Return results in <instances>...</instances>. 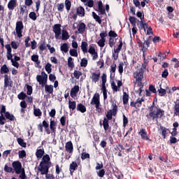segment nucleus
<instances>
[{
	"mask_svg": "<svg viewBox=\"0 0 179 179\" xmlns=\"http://www.w3.org/2000/svg\"><path fill=\"white\" fill-rule=\"evenodd\" d=\"M108 120L107 118L104 117L103 120V127L104 131H108V128H110V124L108 123Z\"/></svg>",
	"mask_w": 179,
	"mask_h": 179,
	"instance_id": "c85d7f7f",
	"label": "nucleus"
},
{
	"mask_svg": "<svg viewBox=\"0 0 179 179\" xmlns=\"http://www.w3.org/2000/svg\"><path fill=\"white\" fill-rule=\"evenodd\" d=\"M60 50L62 51V52H64L65 54H66V52L69 51V45H68V43H64L62 44L60 46Z\"/></svg>",
	"mask_w": 179,
	"mask_h": 179,
	"instance_id": "bb28decb",
	"label": "nucleus"
},
{
	"mask_svg": "<svg viewBox=\"0 0 179 179\" xmlns=\"http://www.w3.org/2000/svg\"><path fill=\"white\" fill-rule=\"evenodd\" d=\"M79 164H80V158L79 157L76 159V162H72L70 164L69 171L71 176L75 170L78 169Z\"/></svg>",
	"mask_w": 179,
	"mask_h": 179,
	"instance_id": "9d476101",
	"label": "nucleus"
},
{
	"mask_svg": "<svg viewBox=\"0 0 179 179\" xmlns=\"http://www.w3.org/2000/svg\"><path fill=\"white\" fill-rule=\"evenodd\" d=\"M76 110L83 114L84 113H86V106L83 105V103H78L77 104Z\"/></svg>",
	"mask_w": 179,
	"mask_h": 179,
	"instance_id": "a878e982",
	"label": "nucleus"
},
{
	"mask_svg": "<svg viewBox=\"0 0 179 179\" xmlns=\"http://www.w3.org/2000/svg\"><path fill=\"white\" fill-rule=\"evenodd\" d=\"M8 8L10 10H13L16 8V0H10L8 3Z\"/></svg>",
	"mask_w": 179,
	"mask_h": 179,
	"instance_id": "cd10ccee",
	"label": "nucleus"
},
{
	"mask_svg": "<svg viewBox=\"0 0 179 179\" xmlns=\"http://www.w3.org/2000/svg\"><path fill=\"white\" fill-rule=\"evenodd\" d=\"M73 76H74V78H76V79H79V78L82 76V71L75 70L73 73Z\"/></svg>",
	"mask_w": 179,
	"mask_h": 179,
	"instance_id": "052dcab7",
	"label": "nucleus"
},
{
	"mask_svg": "<svg viewBox=\"0 0 179 179\" xmlns=\"http://www.w3.org/2000/svg\"><path fill=\"white\" fill-rule=\"evenodd\" d=\"M88 52L91 54V55H93L92 59L93 61H96L97 58H99V55L97 54V52H96V49L94 46L90 45V48L88 50Z\"/></svg>",
	"mask_w": 179,
	"mask_h": 179,
	"instance_id": "4468645a",
	"label": "nucleus"
},
{
	"mask_svg": "<svg viewBox=\"0 0 179 179\" xmlns=\"http://www.w3.org/2000/svg\"><path fill=\"white\" fill-rule=\"evenodd\" d=\"M108 36L110 38H115L117 37H118V34H117V33H115L114 31L110 30L108 32Z\"/></svg>",
	"mask_w": 179,
	"mask_h": 179,
	"instance_id": "5fc2aeb1",
	"label": "nucleus"
},
{
	"mask_svg": "<svg viewBox=\"0 0 179 179\" xmlns=\"http://www.w3.org/2000/svg\"><path fill=\"white\" fill-rule=\"evenodd\" d=\"M101 75V73H100V72L92 73V74H91L92 82H94V83L99 82L100 80Z\"/></svg>",
	"mask_w": 179,
	"mask_h": 179,
	"instance_id": "f3484780",
	"label": "nucleus"
},
{
	"mask_svg": "<svg viewBox=\"0 0 179 179\" xmlns=\"http://www.w3.org/2000/svg\"><path fill=\"white\" fill-rule=\"evenodd\" d=\"M122 38H120L119 39V45L117 48L116 49H114V52H113L114 61H117V59H118V54H120V52L121 51V50H122Z\"/></svg>",
	"mask_w": 179,
	"mask_h": 179,
	"instance_id": "6e6552de",
	"label": "nucleus"
},
{
	"mask_svg": "<svg viewBox=\"0 0 179 179\" xmlns=\"http://www.w3.org/2000/svg\"><path fill=\"white\" fill-rule=\"evenodd\" d=\"M31 61H33V62H36V64H37V65H40V61H38V55H33L31 57Z\"/></svg>",
	"mask_w": 179,
	"mask_h": 179,
	"instance_id": "58836bf2",
	"label": "nucleus"
},
{
	"mask_svg": "<svg viewBox=\"0 0 179 179\" xmlns=\"http://www.w3.org/2000/svg\"><path fill=\"white\" fill-rule=\"evenodd\" d=\"M8 72H9V68H8L6 64L3 65L1 68L0 73L3 74V73H8Z\"/></svg>",
	"mask_w": 179,
	"mask_h": 179,
	"instance_id": "473e14b6",
	"label": "nucleus"
},
{
	"mask_svg": "<svg viewBox=\"0 0 179 179\" xmlns=\"http://www.w3.org/2000/svg\"><path fill=\"white\" fill-rule=\"evenodd\" d=\"M64 5L66 6V9L67 12H69L71 10V7L72 6V3L69 0H65Z\"/></svg>",
	"mask_w": 179,
	"mask_h": 179,
	"instance_id": "c9c22d12",
	"label": "nucleus"
},
{
	"mask_svg": "<svg viewBox=\"0 0 179 179\" xmlns=\"http://www.w3.org/2000/svg\"><path fill=\"white\" fill-rule=\"evenodd\" d=\"M174 115H179V102L176 103L173 108Z\"/></svg>",
	"mask_w": 179,
	"mask_h": 179,
	"instance_id": "49530a36",
	"label": "nucleus"
},
{
	"mask_svg": "<svg viewBox=\"0 0 179 179\" xmlns=\"http://www.w3.org/2000/svg\"><path fill=\"white\" fill-rule=\"evenodd\" d=\"M12 80L10 79V77L8 75L4 76V89H8V90H10L12 89Z\"/></svg>",
	"mask_w": 179,
	"mask_h": 179,
	"instance_id": "9b49d317",
	"label": "nucleus"
},
{
	"mask_svg": "<svg viewBox=\"0 0 179 179\" xmlns=\"http://www.w3.org/2000/svg\"><path fill=\"white\" fill-rule=\"evenodd\" d=\"M43 127L45 128V132H46L47 135L52 134V132H51V130L50 129V124L47 121L43 120L42 124H38V130L39 131V132L43 133Z\"/></svg>",
	"mask_w": 179,
	"mask_h": 179,
	"instance_id": "0eeeda50",
	"label": "nucleus"
},
{
	"mask_svg": "<svg viewBox=\"0 0 179 179\" xmlns=\"http://www.w3.org/2000/svg\"><path fill=\"white\" fill-rule=\"evenodd\" d=\"M122 100L124 106L128 104V101H129V95H128L127 92H123Z\"/></svg>",
	"mask_w": 179,
	"mask_h": 179,
	"instance_id": "c756f323",
	"label": "nucleus"
},
{
	"mask_svg": "<svg viewBox=\"0 0 179 179\" xmlns=\"http://www.w3.org/2000/svg\"><path fill=\"white\" fill-rule=\"evenodd\" d=\"M65 149L69 153H73V144L72 143V141H70L66 143Z\"/></svg>",
	"mask_w": 179,
	"mask_h": 179,
	"instance_id": "a211bd4d",
	"label": "nucleus"
},
{
	"mask_svg": "<svg viewBox=\"0 0 179 179\" xmlns=\"http://www.w3.org/2000/svg\"><path fill=\"white\" fill-rule=\"evenodd\" d=\"M22 29H23V22L22 21H18L16 23L15 31L17 37H22Z\"/></svg>",
	"mask_w": 179,
	"mask_h": 179,
	"instance_id": "f8f14e48",
	"label": "nucleus"
},
{
	"mask_svg": "<svg viewBox=\"0 0 179 179\" xmlns=\"http://www.w3.org/2000/svg\"><path fill=\"white\" fill-rule=\"evenodd\" d=\"M5 48L7 50V59L8 60L12 61V59H13L12 58L13 55H12V48L10 47V45L7 44L5 45Z\"/></svg>",
	"mask_w": 179,
	"mask_h": 179,
	"instance_id": "aec40b11",
	"label": "nucleus"
},
{
	"mask_svg": "<svg viewBox=\"0 0 179 179\" xmlns=\"http://www.w3.org/2000/svg\"><path fill=\"white\" fill-rule=\"evenodd\" d=\"M143 101H145V99H143V97L137 99L136 101V104L137 107L138 108L141 107L142 103H143Z\"/></svg>",
	"mask_w": 179,
	"mask_h": 179,
	"instance_id": "c03bdc74",
	"label": "nucleus"
},
{
	"mask_svg": "<svg viewBox=\"0 0 179 179\" xmlns=\"http://www.w3.org/2000/svg\"><path fill=\"white\" fill-rule=\"evenodd\" d=\"M69 38V34H68V31L63 30L62 40H68Z\"/></svg>",
	"mask_w": 179,
	"mask_h": 179,
	"instance_id": "4c0bfd02",
	"label": "nucleus"
},
{
	"mask_svg": "<svg viewBox=\"0 0 179 179\" xmlns=\"http://www.w3.org/2000/svg\"><path fill=\"white\" fill-rule=\"evenodd\" d=\"M45 91L49 94L54 93V86L52 85H45Z\"/></svg>",
	"mask_w": 179,
	"mask_h": 179,
	"instance_id": "393cba45",
	"label": "nucleus"
},
{
	"mask_svg": "<svg viewBox=\"0 0 179 179\" xmlns=\"http://www.w3.org/2000/svg\"><path fill=\"white\" fill-rule=\"evenodd\" d=\"M50 129L52 134L55 135L57 132V122H55V120H52V118H50Z\"/></svg>",
	"mask_w": 179,
	"mask_h": 179,
	"instance_id": "2eb2a0df",
	"label": "nucleus"
},
{
	"mask_svg": "<svg viewBox=\"0 0 179 179\" xmlns=\"http://www.w3.org/2000/svg\"><path fill=\"white\" fill-rule=\"evenodd\" d=\"M34 114L35 117H41L43 113L41 112V110H40V108H36L34 110Z\"/></svg>",
	"mask_w": 179,
	"mask_h": 179,
	"instance_id": "09e8293b",
	"label": "nucleus"
},
{
	"mask_svg": "<svg viewBox=\"0 0 179 179\" xmlns=\"http://www.w3.org/2000/svg\"><path fill=\"white\" fill-rule=\"evenodd\" d=\"M80 66L83 68H86V66H87V59L86 58H83L81 59Z\"/></svg>",
	"mask_w": 179,
	"mask_h": 179,
	"instance_id": "4d7b16f0",
	"label": "nucleus"
},
{
	"mask_svg": "<svg viewBox=\"0 0 179 179\" xmlns=\"http://www.w3.org/2000/svg\"><path fill=\"white\" fill-rule=\"evenodd\" d=\"M13 169L16 174H20V178L23 179V172H22V163L19 161H14L12 163Z\"/></svg>",
	"mask_w": 179,
	"mask_h": 179,
	"instance_id": "423d86ee",
	"label": "nucleus"
},
{
	"mask_svg": "<svg viewBox=\"0 0 179 179\" xmlns=\"http://www.w3.org/2000/svg\"><path fill=\"white\" fill-rule=\"evenodd\" d=\"M148 90L150 92H151V93H154V94L157 93V91L156 90V87L153 85H150Z\"/></svg>",
	"mask_w": 179,
	"mask_h": 179,
	"instance_id": "69168bd1",
	"label": "nucleus"
},
{
	"mask_svg": "<svg viewBox=\"0 0 179 179\" xmlns=\"http://www.w3.org/2000/svg\"><path fill=\"white\" fill-rule=\"evenodd\" d=\"M138 134L143 141H150V142H152V139H150L149 138V136H148V132H146V129H141Z\"/></svg>",
	"mask_w": 179,
	"mask_h": 179,
	"instance_id": "ddd939ff",
	"label": "nucleus"
},
{
	"mask_svg": "<svg viewBox=\"0 0 179 179\" xmlns=\"http://www.w3.org/2000/svg\"><path fill=\"white\" fill-rule=\"evenodd\" d=\"M92 16L94 19L99 23V24H101V19L100 18V16H99L96 13L92 12Z\"/></svg>",
	"mask_w": 179,
	"mask_h": 179,
	"instance_id": "ea45409f",
	"label": "nucleus"
},
{
	"mask_svg": "<svg viewBox=\"0 0 179 179\" xmlns=\"http://www.w3.org/2000/svg\"><path fill=\"white\" fill-rule=\"evenodd\" d=\"M96 174H97L98 177L103 178V177H104V176H106V170L99 169V171H96Z\"/></svg>",
	"mask_w": 179,
	"mask_h": 179,
	"instance_id": "a18cd8bd",
	"label": "nucleus"
},
{
	"mask_svg": "<svg viewBox=\"0 0 179 179\" xmlns=\"http://www.w3.org/2000/svg\"><path fill=\"white\" fill-rule=\"evenodd\" d=\"M129 20L132 26H136L137 19L135 17L130 16Z\"/></svg>",
	"mask_w": 179,
	"mask_h": 179,
	"instance_id": "603ef678",
	"label": "nucleus"
},
{
	"mask_svg": "<svg viewBox=\"0 0 179 179\" xmlns=\"http://www.w3.org/2000/svg\"><path fill=\"white\" fill-rule=\"evenodd\" d=\"M51 66H52V65H51V64L50 63H47L45 66V69L46 71V72H48V73H51V72H52V69H51Z\"/></svg>",
	"mask_w": 179,
	"mask_h": 179,
	"instance_id": "3c124183",
	"label": "nucleus"
},
{
	"mask_svg": "<svg viewBox=\"0 0 179 179\" xmlns=\"http://www.w3.org/2000/svg\"><path fill=\"white\" fill-rule=\"evenodd\" d=\"M158 92L161 97H163L165 94H167V90L162 88V87H160V89L158 90Z\"/></svg>",
	"mask_w": 179,
	"mask_h": 179,
	"instance_id": "8fccbe9b",
	"label": "nucleus"
},
{
	"mask_svg": "<svg viewBox=\"0 0 179 179\" xmlns=\"http://www.w3.org/2000/svg\"><path fill=\"white\" fill-rule=\"evenodd\" d=\"M68 66L69 68H71V69H73V68L75 67L73 59L71 57H69L68 59Z\"/></svg>",
	"mask_w": 179,
	"mask_h": 179,
	"instance_id": "e433bc0d",
	"label": "nucleus"
},
{
	"mask_svg": "<svg viewBox=\"0 0 179 179\" xmlns=\"http://www.w3.org/2000/svg\"><path fill=\"white\" fill-rule=\"evenodd\" d=\"M51 158L48 154L43 156L41 162L38 167V171H40L42 176H45L46 179H55V176L51 173H48L50 168L51 167Z\"/></svg>",
	"mask_w": 179,
	"mask_h": 179,
	"instance_id": "f257e3e1",
	"label": "nucleus"
},
{
	"mask_svg": "<svg viewBox=\"0 0 179 179\" xmlns=\"http://www.w3.org/2000/svg\"><path fill=\"white\" fill-rule=\"evenodd\" d=\"M45 48H47V46L45 45V41L43 42V43H41L39 46L40 51H45Z\"/></svg>",
	"mask_w": 179,
	"mask_h": 179,
	"instance_id": "774afa93",
	"label": "nucleus"
},
{
	"mask_svg": "<svg viewBox=\"0 0 179 179\" xmlns=\"http://www.w3.org/2000/svg\"><path fill=\"white\" fill-rule=\"evenodd\" d=\"M4 171L6 173H12L13 171V169L12 167L8 166L7 164L4 166Z\"/></svg>",
	"mask_w": 179,
	"mask_h": 179,
	"instance_id": "338daca9",
	"label": "nucleus"
},
{
	"mask_svg": "<svg viewBox=\"0 0 179 179\" xmlns=\"http://www.w3.org/2000/svg\"><path fill=\"white\" fill-rule=\"evenodd\" d=\"M76 101H69V108L73 111L76 108Z\"/></svg>",
	"mask_w": 179,
	"mask_h": 179,
	"instance_id": "2f4dec72",
	"label": "nucleus"
},
{
	"mask_svg": "<svg viewBox=\"0 0 179 179\" xmlns=\"http://www.w3.org/2000/svg\"><path fill=\"white\" fill-rule=\"evenodd\" d=\"M48 80V76L44 71L41 72V75L36 76V80L39 83V85H41L42 87H44V86L47 85Z\"/></svg>",
	"mask_w": 179,
	"mask_h": 179,
	"instance_id": "39448f33",
	"label": "nucleus"
},
{
	"mask_svg": "<svg viewBox=\"0 0 179 179\" xmlns=\"http://www.w3.org/2000/svg\"><path fill=\"white\" fill-rule=\"evenodd\" d=\"M98 11L101 15H107V13H106V8L103 6V2H101V1L98 2Z\"/></svg>",
	"mask_w": 179,
	"mask_h": 179,
	"instance_id": "4be33fe9",
	"label": "nucleus"
},
{
	"mask_svg": "<svg viewBox=\"0 0 179 179\" xmlns=\"http://www.w3.org/2000/svg\"><path fill=\"white\" fill-rule=\"evenodd\" d=\"M152 42V36H149L145 41H144V44H145V45H147V47H145V48H149V47H150V43Z\"/></svg>",
	"mask_w": 179,
	"mask_h": 179,
	"instance_id": "6e6d98bb",
	"label": "nucleus"
},
{
	"mask_svg": "<svg viewBox=\"0 0 179 179\" xmlns=\"http://www.w3.org/2000/svg\"><path fill=\"white\" fill-rule=\"evenodd\" d=\"M110 85L113 92H120V88L118 87V86L115 85V82L112 81V83H110Z\"/></svg>",
	"mask_w": 179,
	"mask_h": 179,
	"instance_id": "864d4df0",
	"label": "nucleus"
},
{
	"mask_svg": "<svg viewBox=\"0 0 179 179\" xmlns=\"http://www.w3.org/2000/svg\"><path fill=\"white\" fill-rule=\"evenodd\" d=\"M57 10L59 12H64V9L65 8V5L64 4V3H57Z\"/></svg>",
	"mask_w": 179,
	"mask_h": 179,
	"instance_id": "de8ad7c7",
	"label": "nucleus"
},
{
	"mask_svg": "<svg viewBox=\"0 0 179 179\" xmlns=\"http://www.w3.org/2000/svg\"><path fill=\"white\" fill-rule=\"evenodd\" d=\"M144 73L145 71H143V69L141 68L133 74L134 78L136 79V80L134 81V85H137V86L140 87L137 91H136V93H138L140 96H143L142 94V92H143V84L142 83V80H143Z\"/></svg>",
	"mask_w": 179,
	"mask_h": 179,
	"instance_id": "7ed1b4c3",
	"label": "nucleus"
},
{
	"mask_svg": "<svg viewBox=\"0 0 179 179\" xmlns=\"http://www.w3.org/2000/svg\"><path fill=\"white\" fill-rule=\"evenodd\" d=\"M85 159H90V154L87 152H82L81 153V159L85 160Z\"/></svg>",
	"mask_w": 179,
	"mask_h": 179,
	"instance_id": "bf43d9fd",
	"label": "nucleus"
},
{
	"mask_svg": "<svg viewBox=\"0 0 179 179\" xmlns=\"http://www.w3.org/2000/svg\"><path fill=\"white\" fill-rule=\"evenodd\" d=\"M44 153H45V152L44 151V148H38L36 151L35 155L37 159H43L45 156Z\"/></svg>",
	"mask_w": 179,
	"mask_h": 179,
	"instance_id": "6ab92c4d",
	"label": "nucleus"
},
{
	"mask_svg": "<svg viewBox=\"0 0 179 179\" xmlns=\"http://www.w3.org/2000/svg\"><path fill=\"white\" fill-rule=\"evenodd\" d=\"M52 31L55 33L56 40L61 39V24H56L52 27Z\"/></svg>",
	"mask_w": 179,
	"mask_h": 179,
	"instance_id": "1a4fd4ad",
	"label": "nucleus"
},
{
	"mask_svg": "<svg viewBox=\"0 0 179 179\" xmlns=\"http://www.w3.org/2000/svg\"><path fill=\"white\" fill-rule=\"evenodd\" d=\"M60 123L62 127H65L66 124V116L64 115L60 118Z\"/></svg>",
	"mask_w": 179,
	"mask_h": 179,
	"instance_id": "680f3d73",
	"label": "nucleus"
},
{
	"mask_svg": "<svg viewBox=\"0 0 179 179\" xmlns=\"http://www.w3.org/2000/svg\"><path fill=\"white\" fill-rule=\"evenodd\" d=\"M29 17L30 19H31V20H37V14H36V13L34 12H31L29 14Z\"/></svg>",
	"mask_w": 179,
	"mask_h": 179,
	"instance_id": "13d9d810",
	"label": "nucleus"
},
{
	"mask_svg": "<svg viewBox=\"0 0 179 179\" xmlns=\"http://www.w3.org/2000/svg\"><path fill=\"white\" fill-rule=\"evenodd\" d=\"M137 43L138 45V46L141 47L142 51L143 52H145V51H146V50H148V48H146V46H145V43H143L142 41H141V40H138Z\"/></svg>",
	"mask_w": 179,
	"mask_h": 179,
	"instance_id": "79ce46f5",
	"label": "nucleus"
},
{
	"mask_svg": "<svg viewBox=\"0 0 179 179\" xmlns=\"http://www.w3.org/2000/svg\"><path fill=\"white\" fill-rule=\"evenodd\" d=\"M123 117V127L125 128L127 127V125H128V117H127V116H125V114L122 115Z\"/></svg>",
	"mask_w": 179,
	"mask_h": 179,
	"instance_id": "e2e57ef3",
	"label": "nucleus"
},
{
	"mask_svg": "<svg viewBox=\"0 0 179 179\" xmlns=\"http://www.w3.org/2000/svg\"><path fill=\"white\" fill-rule=\"evenodd\" d=\"M25 86L27 87V94L28 96H31V94L33 93V87H31L29 84H27Z\"/></svg>",
	"mask_w": 179,
	"mask_h": 179,
	"instance_id": "37998d69",
	"label": "nucleus"
},
{
	"mask_svg": "<svg viewBox=\"0 0 179 179\" xmlns=\"http://www.w3.org/2000/svg\"><path fill=\"white\" fill-rule=\"evenodd\" d=\"M99 103H100V94L95 93L92 97L90 104L92 106H94V104H97Z\"/></svg>",
	"mask_w": 179,
	"mask_h": 179,
	"instance_id": "dca6fc26",
	"label": "nucleus"
},
{
	"mask_svg": "<svg viewBox=\"0 0 179 179\" xmlns=\"http://www.w3.org/2000/svg\"><path fill=\"white\" fill-rule=\"evenodd\" d=\"M5 117L6 120H9L10 121H15V116L13 115L10 114L9 112L5 113Z\"/></svg>",
	"mask_w": 179,
	"mask_h": 179,
	"instance_id": "72a5a7b5",
	"label": "nucleus"
},
{
	"mask_svg": "<svg viewBox=\"0 0 179 179\" xmlns=\"http://www.w3.org/2000/svg\"><path fill=\"white\" fill-rule=\"evenodd\" d=\"M69 52L71 57H78V50L76 49H71Z\"/></svg>",
	"mask_w": 179,
	"mask_h": 179,
	"instance_id": "0e129e2a",
	"label": "nucleus"
},
{
	"mask_svg": "<svg viewBox=\"0 0 179 179\" xmlns=\"http://www.w3.org/2000/svg\"><path fill=\"white\" fill-rule=\"evenodd\" d=\"M76 13L80 17H85V8L83 6H79L76 8Z\"/></svg>",
	"mask_w": 179,
	"mask_h": 179,
	"instance_id": "5701e85b",
	"label": "nucleus"
},
{
	"mask_svg": "<svg viewBox=\"0 0 179 179\" xmlns=\"http://www.w3.org/2000/svg\"><path fill=\"white\" fill-rule=\"evenodd\" d=\"M85 30H86V24H85V22H81L78 25V33H80V34H83Z\"/></svg>",
	"mask_w": 179,
	"mask_h": 179,
	"instance_id": "b1692460",
	"label": "nucleus"
},
{
	"mask_svg": "<svg viewBox=\"0 0 179 179\" xmlns=\"http://www.w3.org/2000/svg\"><path fill=\"white\" fill-rule=\"evenodd\" d=\"M87 42L83 41L81 43V50L83 51V52H84V54H85V52H87Z\"/></svg>",
	"mask_w": 179,
	"mask_h": 179,
	"instance_id": "f704fd0d",
	"label": "nucleus"
},
{
	"mask_svg": "<svg viewBox=\"0 0 179 179\" xmlns=\"http://www.w3.org/2000/svg\"><path fill=\"white\" fill-rule=\"evenodd\" d=\"M78 93H79V85H76L71 89L70 96L72 98L76 97V94H78Z\"/></svg>",
	"mask_w": 179,
	"mask_h": 179,
	"instance_id": "412c9836",
	"label": "nucleus"
},
{
	"mask_svg": "<svg viewBox=\"0 0 179 179\" xmlns=\"http://www.w3.org/2000/svg\"><path fill=\"white\" fill-rule=\"evenodd\" d=\"M148 110L150 111L145 117L147 118V121L150 122V121H157L159 118H163L164 117V110H162L159 107V105L155 104V102L152 103V106L148 107Z\"/></svg>",
	"mask_w": 179,
	"mask_h": 179,
	"instance_id": "f03ea898",
	"label": "nucleus"
},
{
	"mask_svg": "<svg viewBox=\"0 0 179 179\" xmlns=\"http://www.w3.org/2000/svg\"><path fill=\"white\" fill-rule=\"evenodd\" d=\"M161 131H162V135L164 139H166V136L167 135V131H169V129L166 128L165 127H163L160 125L159 127Z\"/></svg>",
	"mask_w": 179,
	"mask_h": 179,
	"instance_id": "7c9ffc66",
	"label": "nucleus"
},
{
	"mask_svg": "<svg viewBox=\"0 0 179 179\" xmlns=\"http://www.w3.org/2000/svg\"><path fill=\"white\" fill-rule=\"evenodd\" d=\"M25 99H27L26 101L27 103H29L30 104H31V103H33V96H27V95L26 94H23V100H24Z\"/></svg>",
	"mask_w": 179,
	"mask_h": 179,
	"instance_id": "a19ab883",
	"label": "nucleus"
},
{
	"mask_svg": "<svg viewBox=\"0 0 179 179\" xmlns=\"http://www.w3.org/2000/svg\"><path fill=\"white\" fill-rule=\"evenodd\" d=\"M112 109L109 110L106 113V120L111 121L113 120V116L115 117L117 113H118V106L117 103L113 102L111 105Z\"/></svg>",
	"mask_w": 179,
	"mask_h": 179,
	"instance_id": "20e7f679",
	"label": "nucleus"
}]
</instances>
